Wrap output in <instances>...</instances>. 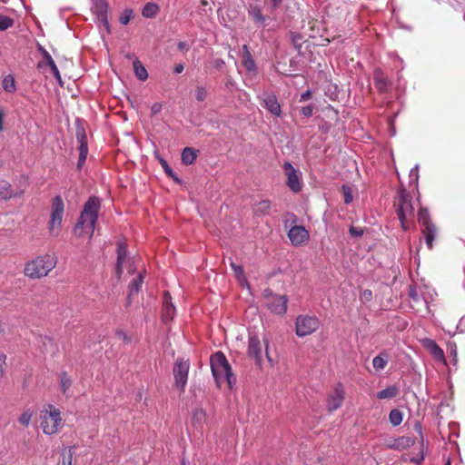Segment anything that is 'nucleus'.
<instances>
[{"label":"nucleus","instance_id":"42","mask_svg":"<svg viewBox=\"0 0 465 465\" xmlns=\"http://www.w3.org/2000/svg\"><path fill=\"white\" fill-rule=\"evenodd\" d=\"M205 419V411L203 409H197L193 413V421L195 424H201Z\"/></svg>","mask_w":465,"mask_h":465},{"label":"nucleus","instance_id":"18","mask_svg":"<svg viewBox=\"0 0 465 465\" xmlns=\"http://www.w3.org/2000/svg\"><path fill=\"white\" fill-rule=\"evenodd\" d=\"M247 354L249 357H253L258 365L262 364V346L256 335L249 336Z\"/></svg>","mask_w":465,"mask_h":465},{"label":"nucleus","instance_id":"21","mask_svg":"<svg viewBox=\"0 0 465 465\" xmlns=\"http://www.w3.org/2000/svg\"><path fill=\"white\" fill-rule=\"evenodd\" d=\"M248 15L256 25L262 27L266 25V16L262 14V9L258 5H250Z\"/></svg>","mask_w":465,"mask_h":465},{"label":"nucleus","instance_id":"13","mask_svg":"<svg viewBox=\"0 0 465 465\" xmlns=\"http://www.w3.org/2000/svg\"><path fill=\"white\" fill-rule=\"evenodd\" d=\"M285 174L287 176V185L293 193H299L302 189L301 179L298 170L292 163L285 162L283 164Z\"/></svg>","mask_w":465,"mask_h":465},{"label":"nucleus","instance_id":"5","mask_svg":"<svg viewBox=\"0 0 465 465\" xmlns=\"http://www.w3.org/2000/svg\"><path fill=\"white\" fill-rule=\"evenodd\" d=\"M40 420V426L46 435L56 434L63 424L60 411L51 404L41 411Z\"/></svg>","mask_w":465,"mask_h":465},{"label":"nucleus","instance_id":"14","mask_svg":"<svg viewBox=\"0 0 465 465\" xmlns=\"http://www.w3.org/2000/svg\"><path fill=\"white\" fill-rule=\"evenodd\" d=\"M108 8V3L105 0H93L92 11L95 15L97 21L107 30H109Z\"/></svg>","mask_w":465,"mask_h":465},{"label":"nucleus","instance_id":"15","mask_svg":"<svg viewBox=\"0 0 465 465\" xmlns=\"http://www.w3.org/2000/svg\"><path fill=\"white\" fill-rule=\"evenodd\" d=\"M288 237L294 246L304 244L310 238L309 232L302 225H294L288 232Z\"/></svg>","mask_w":465,"mask_h":465},{"label":"nucleus","instance_id":"29","mask_svg":"<svg viewBox=\"0 0 465 465\" xmlns=\"http://www.w3.org/2000/svg\"><path fill=\"white\" fill-rule=\"evenodd\" d=\"M271 208V202L269 200H262L255 204L253 211L257 215H267L269 214Z\"/></svg>","mask_w":465,"mask_h":465},{"label":"nucleus","instance_id":"17","mask_svg":"<svg viewBox=\"0 0 465 465\" xmlns=\"http://www.w3.org/2000/svg\"><path fill=\"white\" fill-rule=\"evenodd\" d=\"M176 313V309L172 302V297L168 291L163 292V309H162V320L164 323L171 322Z\"/></svg>","mask_w":465,"mask_h":465},{"label":"nucleus","instance_id":"45","mask_svg":"<svg viewBox=\"0 0 465 465\" xmlns=\"http://www.w3.org/2000/svg\"><path fill=\"white\" fill-rule=\"evenodd\" d=\"M409 297L414 302H420L421 301V297L418 293L414 285H411L409 288Z\"/></svg>","mask_w":465,"mask_h":465},{"label":"nucleus","instance_id":"12","mask_svg":"<svg viewBox=\"0 0 465 465\" xmlns=\"http://www.w3.org/2000/svg\"><path fill=\"white\" fill-rule=\"evenodd\" d=\"M345 399V391L341 383H337L327 399V409L334 411L339 409Z\"/></svg>","mask_w":465,"mask_h":465},{"label":"nucleus","instance_id":"20","mask_svg":"<svg viewBox=\"0 0 465 465\" xmlns=\"http://www.w3.org/2000/svg\"><path fill=\"white\" fill-rule=\"evenodd\" d=\"M415 443V439L411 436H401L396 439H393L390 443H388V447L393 450H406Z\"/></svg>","mask_w":465,"mask_h":465},{"label":"nucleus","instance_id":"39","mask_svg":"<svg viewBox=\"0 0 465 465\" xmlns=\"http://www.w3.org/2000/svg\"><path fill=\"white\" fill-rule=\"evenodd\" d=\"M158 159H159V162H160L162 167L163 168L165 173L168 176L173 178L176 182H180V180L177 177H175L174 173L172 170V168L169 166L168 163L163 158H162L160 156H158Z\"/></svg>","mask_w":465,"mask_h":465},{"label":"nucleus","instance_id":"63","mask_svg":"<svg viewBox=\"0 0 465 465\" xmlns=\"http://www.w3.org/2000/svg\"><path fill=\"white\" fill-rule=\"evenodd\" d=\"M414 171H415L414 169L411 170V175H412V173H413Z\"/></svg>","mask_w":465,"mask_h":465},{"label":"nucleus","instance_id":"46","mask_svg":"<svg viewBox=\"0 0 465 465\" xmlns=\"http://www.w3.org/2000/svg\"><path fill=\"white\" fill-rule=\"evenodd\" d=\"M314 106L312 104H309L306 106H303L301 109V113L304 117H311L313 114Z\"/></svg>","mask_w":465,"mask_h":465},{"label":"nucleus","instance_id":"44","mask_svg":"<svg viewBox=\"0 0 465 465\" xmlns=\"http://www.w3.org/2000/svg\"><path fill=\"white\" fill-rule=\"evenodd\" d=\"M341 190H342L343 194H344V203L346 204H350L352 202V199H353L351 187L346 185V184H343L341 186Z\"/></svg>","mask_w":465,"mask_h":465},{"label":"nucleus","instance_id":"57","mask_svg":"<svg viewBox=\"0 0 465 465\" xmlns=\"http://www.w3.org/2000/svg\"><path fill=\"white\" fill-rule=\"evenodd\" d=\"M177 47L179 50H184V49H186L187 45L184 42H179L177 45Z\"/></svg>","mask_w":465,"mask_h":465},{"label":"nucleus","instance_id":"56","mask_svg":"<svg viewBox=\"0 0 465 465\" xmlns=\"http://www.w3.org/2000/svg\"><path fill=\"white\" fill-rule=\"evenodd\" d=\"M251 52L249 50V47L247 45H243L242 46V56L246 55V54H250Z\"/></svg>","mask_w":465,"mask_h":465},{"label":"nucleus","instance_id":"61","mask_svg":"<svg viewBox=\"0 0 465 465\" xmlns=\"http://www.w3.org/2000/svg\"><path fill=\"white\" fill-rule=\"evenodd\" d=\"M415 426H416V427L419 429V430L420 431V430H421V426H420L419 423H417Z\"/></svg>","mask_w":465,"mask_h":465},{"label":"nucleus","instance_id":"25","mask_svg":"<svg viewBox=\"0 0 465 465\" xmlns=\"http://www.w3.org/2000/svg\"><path fill=\"white\" fill-rule=\"evenodd\" d=\"M400 393V390L396 385H391L384 390L378 391L377 398L379 400H389L397 397Z\"/></svg>","mask_w":465,"mask_h":465},{"label":"nucleus","instance_id":"53","mask_svg":"<svg viewBox=\"0 0 465 465\" xmlns=\"http://www.w3.org/2000/svg\"><path fill=\"white\" fill-rule=\"evenodd\" d=\"M311 97H312V93H311L310 90H308V91H306V92H304V93H302L301 94L300 101L301 102H305V101L309 100Z\"/></svg>","mask_w":465,"mask_h":465},{"label":"nucleus","instance_id":"26","mask_svg":"<svg viewBox=\"0 0 465 465\" xmlns=\"http://www.w3.org/2000/svg\"><path fill=\"white\" fill-rule=\"evenodd\" d=\"M143 282V276L142 273H139L135 278L132 280V282L129 284V293L128 297L131 298L132 296L137 294L139 291L142 288V284Z\"/></svg>","mask_w":465,"mask_h":465},{"label":"nucleus","instance_id":"32","mask_svg":"<svg viewBox=\"0 0 465 465\" xmlns=\"http://www.w3.org/2000/svg\"><path fill=\"white\" fill-rule=\"evenodd\" d=\"M134 74L139 80L144 81L147 79L148 73H147L145 67L140 63V61L135 60L134 62Z\"/></svg>","mask_w":465,"mask_h":465},{"label":"nucleus","instance_id":"43","mask_svg":"<svg viewBox=\"0 0 465 465\" xmlns=\"http://www.w3.org/2000/svg\"><path fill=\"white\" fill-rule=\"evenodd\" d=\"M133 17V10L132 9H124L123 14L120 16V23L122 25H127Z\"/></svg>","mask_w":465,"mask_h":465},{"label":"nucleus","instance_id":"31","mask_svg":"<svg viewBox=\"0 0 465 465\" xmlns=\"http://www.w3.org/2000/svg\"><path fill=\"white\" fill-rule=\"evenodd\" d=\"M158 12H159L158 5H156L154 3H147L142 10V15L143 17L153 18L157 15Z\"/></svg>","mask_w":465,"mask_h":465},{"label":"nucleus","instance_id":"38","mask_svg":"<svg viewBox=\"0 0 465 465\" xmlns=\"http://www.w3.org/2000/svg\"><path fill=\"white\" fill-rule=\"evenodd\" d=\"M207 89L203 85H197L195 88V99L199 102H203L207 97Z\"/></svg>","mask_w":465,"mask_h":465},{"label":"nucleus","instance_id":"52","mask_svg":"<svg viewBox=\"0 0 465 465\" xmlns=\"http://www.w3.org/2000/svg\"><path fill=\"white\" fill-rule=\"evenodd\" d=\"M73 455H74V452H73V450L70 449V450H68L67 458L64 455L63 464H64V465H72V459H73Z\"/></svg>","mask_w":465,"mask_h":465},{"label":"nucleus","instance_id":"19","mask_svg":"<svg viewBox=\"0 0 465 465\" xmlns=\"http://www.w3.org/2000/svg\"><path fill=\"white\" fill-rule=\"evenodd\" d=\"M262 105L273 115L281 116L282 108L274 94L264 93L262 94Z\"/></svg>","mask_w":465,"mask_h":465},{"label":"nucleus","instance_id":"50","mask_svg":"<svg viewBox=\"0 0 465 465\" xmlns=\"http://www.w3.org/2000/svg\"><path fill=\"white\" fill-rule=\"evenodd\" d=\"M115 333L117 335V337L119 339H122L124 341H125L127 343L131 341V338L128 336V334L125 331H124L122 330H117Z\"/></svg>","mask_w":465,"mask_h":465},{"label":"nucleus","instance_id":"34","mask_svg":"<svg viewBox=\"0 0 465 465\" xmlns=\"http://www.w3.org/2000/svg\"><path fill=\"white\" fill-rule=\"evenodd\" d=\"M403 420L402 412L398 409H393L390 411L389 420L393 426H399Z\"/></svg>","mask_w":465,"mask_h":465},{"label":"nucleus","instance_id":"62","mask_svg":"<svg viewBox=\"0 0 465 465\" xmlns=\"http://www.w3.org/2000/svg\"><path fill=\"white\" fill-rule=\"evenodd\" d=\"M445 465H450V460H448L446 461Z\"/></svg>","mask_w":465,"mask_h":465},{"label":"nucleus","instance_id":"4","mask_svg":"<svg viewBox=\"0 0 465 465\" xmlns=\"http://www.w3.org/2000/svg\"><path fill=\"white\" fill-rule=\"evenodd\" d=\"M211 369L213 376L216 383L220 386V383L226 381L230 387H232V381H234L232 368L222 351H217L211 357Z\"/></svg>","mask_w":465,"mask_h":465},{"label":"nucleus","instance_id":"23","mask_svg":"<svg viewBox=\"0 0 465 465\" xmlns=\"http://www.w3.org/2000/svg\"><path fill=\"white\" fill-rule=\"evenodd\" d=\"M24 191L15 193L9 182L6 180H0V197L4 200H8L13 197H18L22 195Z\"/></svg>","mask_w":465,"mask_h":465},{"label":"nucleus","instance_id":"41","mask_svg":"<svg viewBox=\"0 0 465 465\" xmlns=\"http://www.w3.org/2000/svg\"><path fill=\"white\" fill-rule=\"evenodd\" d=\"M231 267L239 281L245 280L244 271H243V268L242 265H239V264L234 263L233 262H231Z\"/></svg>","mask_w":465,"mask_h":465},{"label":"nucleus","instance_id":"16","mask_svg":"<svg viewBox=\"0 0 465 465\" xmlns=\"http://www.w3.org/2000/svg\"><path fill=\"white\" fill-rule=\"evenodd\" d=\"M37 50L42 54V56L44 58V62H39L37 64V67L42 68L45 64L46 65H48L54 74V77L62 85L63 83H62V77H61L60 72H59L58 67L56 66L54 59L52 58L51 54L41 45H38Z\"/></svg>","mask_w":465,"mask_h":465},{"label":"nucleus","instance_id":"1","mask_svg":"<svg viewBox=\"0 0 465 465\" xmlns=\"http://www.w3.org/2000/svg\"><path fill=\"white\" fill-rule=\"evenodd\" d=\"M100 209V199L96 196H90L85 202L80 217L74 228V233L78 236L88 233L90 237H92L98 220Z\"/></svg>","mask_w":465,"mask_h":465},{"label":"nucleus","instance_id":"60","mask_svg":"<svg viewBox=\"0 0 465 465\" xmlns=\"http://www.w3.org/2000/svg\"><path fill=\"white\" fill-rule=\"evenodd\" d=\"M288 215H290L293 219V221L295 220V215L293 213H288Z\"/></svg>","mask_w":465,"mask_h":465},{"label":"nucleus","instance_id":"9","mask_svg":"<svg viewBox=\"0 0 465 465\" xmlns=\"http://www.w3.org/2000/svg\"><path fill=\"white\" fill-rule=\"evenodd\" d=\"M189 369L190 362L188 360L179 358L175 361L173 369L174 384L181 391H183L185 389Z\"/></svg>","mask_w":465,"mask_h":465},{"label":"nucleus","instance_id":"37","mask_svg":"<svg viewBox=\"0 0 465 465\" xmlns=\"http://www.w3.org/2000/svg\"><path fill=\"white\" fill-rule=\"evenodd\" d=\"M242 65L248 72L256 71V64L252 58V54L242 56Z\"/></svg>","mask_w":465,"mask_h":465},{"label":"nucleus","instance_id":"6","mask_svg":"<svg viewBox=\"0 0 465 465\" xmlns=\"http://www.w3.org/2000/svg\"><path fill=\"white\" fill-rule=\"evenodd\" d=\"M64 203L60 195L54 197L51 206V219L49 222V233L57 236L62 228Z\"/></svg>","mask_w":465,"mask_h":465},{"label":"nucleus","instance_id":"7","mask_svg":"<svg viewBox=\"0 0 465 465\" xmlns=\"http://www.w3.org/2000/svg\"><path fill=\"white\" fill-rule=\"evenodd\" d=\"M418 222L424 235L425 242L429 249H432L433 241L437 235V228L432 223L427 209L420 208L418 212Z\"/></svg>","mask_w":465,"mask_h":465},{"label":"nucleus","instance_id":"11","mask_svg":"<svg viewBox=\"0 0 465 465\" xmlns=\"http://www.w3.org/2000/svg\"><path fill=\"white\" fill-rule=\"evenodd\" d=\"M76 140L78 143L79 158L77 162V169L81 170L86 161L88 154L87 137L83 127H78L76 131Z\"/></svg>","mask_w":465,"mask_h":465},{"label":"nucleus","instance_id":"40","mask_svg":"<svg viewBox=\"0 0 465 465\" xmlns=\"http://www.w3.org/2000/svg\"><path fill=\"white\" fill-rule=\"evenodd\" d=\"M14 25V20L7 15H0V31H5Z\"/></svg>","mask_w":465,"mask_h":465},{"label":"nucleus","instance_id":"49","mask_svg":"<svg viewBox=\"0 0 465 465\" xmlns=\"http://www.w3.org/2000/svg\"><path fill=\"white\" fill-rule=\"evenodd\" d=\"M349 232L352 237H361L363 234V231L361 228L354 226H351Z\"/></svg>","mask_w":465,"mask_h":465},{"label":"nucleus","instance_id":"24","mask_svg":"<svg viewBox=\"0 0 465 465\" xmlns=\"http://www.w3.org/2000/svg\"><path fill=\"white\" fill-rule=\"evenodd\" d=\"M374 84L381 93L387 92L389 88L390 82L381 70H376L374 73Z\"/></svg>","mask_w":465,"mask_h":465},{"label":"nucleus","instance_id":"35","mask_svg":"<svg viewBox=\"0 0 465 465\" xmlns=\"http://www.w3.org/2000/svg\"><path fill=\"white\" fill-rule=\"evenodd\" d=\"M117 253H118V256H117L116 272L120 275L123 272L122 266H123V262L126 257L125 248L120 245L118 248Z\"/></svg>","mask_w":465,"mask_h":465},{"label":"nucleus","instance_id":"30","mask_svg":"<svg viewBox=\"0 0 465 465\" xmlns=\"http://www.w3.org/2000/svg\"><path fill=\"white\" fill-rule=\"evenodd\" d=\"M389 361L387 353H381L372 360V366L376 371H382Z\"/></svg>","mask_w":465,"mask_h":465},{"label":"nucleus","instance_id":"55","mask_svg":"<svg viewBox=\"0 0 465 465\" xmlns=\"http://www.w3.org/2000/svg\"><path fill=\"white\" fill-rule=\"evenodd\" d=\"M272 8L275 9L279 7V5L282 4V0H271Z\"/></svg>","mask_w":465,"mask_h":465},{"label":"nucleus","instance_id":"27","mask_svg":"<svg viewBox=\"0 0 465 465\" xmlns=\"http://www.w3.org/2000/svg\"><path fill=\"white\" fill-rule=\"evenodd\" d=\"M2 88L10 94L16 92V83L13 74H7L3 78Z\"/></svg>","mask_w":465,"mask_h":465},{"label":"nucleus","instance_id":"36","mask_svg":"<svg viewBox=\"0 0 465 465\" xmlns=\"http://www.w3.org/2000/svg\"><path fill=\"white\" fill-rule=\"evenodd\" d=\"M34 416V411L30 409H26L25 410L22 414L20 415V417L18 418V421L24 426V427H28L30 422H31V420Z\"/></svg>","mask_w":465,"mask_h":465},{"label":"nucleus","instance_id":"51","mask_svg":"<svg viewBox=\"0 0 465 465\" xmlns=\"http://www.w3.org/2000/svg\"><path fill=\"white\" fill-rule=\"evenodd\" d=\"M162 107H163L162 104L154 103L151 106V114H152V115H155V114H159L162 111Z\"/></svg>","mask_w":465,"mask_h":465},{"label":"nucleus","instance_id":"59","mask_svg":"<svg viewBox=\"0 0 465 465\" xmlns=\"http://www.w3.org/2000/svg\"><path fill=\"white\" fill-rule=\"evenodd\" d=\"M3 130V113L0 112V132Z\"/></svg>","mask_w":465,"mask_h":465},{"label":"nucleus","instance_id":"48","mask_svg":"<svg viewBox=\"0 0 465 465\" xmlns=\"http://www.w3.org/2000/svg\"><path fill=\"white\" fill-rule=\"evenodd\" d=\"M360 298L362 302H370L372 299L371 291L364 290L363 292H361Z\"/></svg>","mask_w":465,"mask_h":465},{"label":"nucleus","instance_id":"2","mask_svg":"<svg viewBox=\"0 0 465 465\" xmlns=\"http://www.w3.org/2000/svg\"><path fill=\"white\" fill-rule=\"evenodd\" d=\"M57 259L54 255L45 253L25 262L24 274L31 280L41 279L55 268Z\"/></svg>","mask_w":465,"mask_h":465},{"label":"nucleus","instance_id":"33","mask_svg":"<svg viewBox=\"0 0 465 465\" xmlns=\"http://www.w3.org/2000/svg\"><path fill=\"white\" fill-rule=\"evenodd\" d=\"M59 380L61 391L64 394H65L72 386V379L70 378L66 371H63L59 376Z\"/></svg>","mask_w":465,"mask_h":465},{"label":"nucleus","instance_id":"54","mask_svg":"<svg viewBox=\"0 0 465 465\" xmlns=\"http://www.w3.org/2000/svg\"><path fill=\"white\" fill-rule=\"evenodd\" d=\"M183 69H184V67L183 64H176L174 67V73L181 74L183 71Z\"/></svg>","mask_w":465,"mask_h":465},{"label":"nucleus","instance_id":"10","mask_svg":"<svg viewBox=\"0 0 465 465\" xmlns=\"http://www.w3.org/2000/svg\"><path fill=\"white\" fill-rule=\"evenodd\" d=\"M288 298L285 295L269 293L266 306L274 314L284 315L287 312Z\"/></svg>","mask_w":465,"mask_h":465},{"label":"nucleus","instance_id":"22","mask_svg":"<svg viewBox=\"0 0 465 465\" xmlns=\"http://www.w3.org/2000/svg\"><path fill=\"white\" fill-rule=\"evenodd\" d=\"M423 346L430 352L434 359L443 361L445 360L443 350L431 339H425Z\"/></svg>","mask_w":465,"mask_h":465},{"label":"nucleus","instance_id":"47","mask_svg":"<svg viewBox=\"0 0 465 465\" xmlns=\"http://www.w3.org/2000/svg\"><path fill=\"white\" fill-rule=\"evenodd\" d=\"M6 367V355L0 353V378L3 376Z\"/></svg>","mask_w":465,"mask_h":465},{"label":"nucleus","instance_id":"28","mask_svg":"<svg viewBox=\"0 0 465 465\" xmlns=\"http://www.w3.org/2000/svg\"><path fill=\"white\" fill-rule=\"evenodd\" d=\"M197 152L192 147H185L182 152V162L184 164H192L195 162Z\"/></svg>","mask_w":465,"mask_h":465},{"label":"nucleus","instance_id":"8","mask_svg":"<svg viewBox=\"0 0 465 465\" xmlns=\"http://www.w3.org/2000/svg\"><path fill=\"white\" fill-rule=\"evenodd\" d=\"M320 320L315 316L299 315L295 320V333L305 337L315 332L320 327Z\"/></svg>","mask_w":465,"mask_h":465},{"label":"nucleus","instance_id":"3","mask_svg":"<svg viewBox=\"0 0 465 465\" xmlns=\"http://www.w3.org/2000/svg\"><path fill=\"white\" fill-rule=\"evenodd\" d=\"M395 206L401 228L407 231L410 228L409 221L414 216V206L411 195L406 189L399 190Z\"/></svg>","mask_w":465,"mask_h":465},{"label":"nucleus","instance_id":"58","mask_svg":"<svg viewBox=\"0 0 465 465\" xmlns=\"http://www.w3.org/2000/svg\"><path fill=\"white\" fill-rule=\"evenodd\" d=\"M465 324V317H462L460 320V322L457 326V328H461V326H463Z\"/></svg>","mask_w":465,"mask_h":465}]
</instances>
